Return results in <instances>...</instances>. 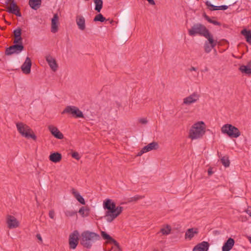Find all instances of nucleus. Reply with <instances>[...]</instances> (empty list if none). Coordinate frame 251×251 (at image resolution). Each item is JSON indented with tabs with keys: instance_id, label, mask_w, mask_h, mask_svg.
<instances>
[{
	"instance_id": "obj_1",
	"label": "nucleus",
	"mask_w": 251,
	"mask_h": 251,
	"mask_svg": "<svg viewBox=\"0 0 251 251\" xmlns=\"http://www.w3.org/2000/svg\"><path fill=\"white\" fill-rule=\"evenodd\" d=\"M104 209L108 210L105 213V218L108 223L112 222L118 217L123 211L124 208L122 206H116V204L110 199H106L103 202Z\"/></svg>"
},
{
	"instance_id": "obj_2",
	"label": "nucleus",
	"mask_w": 251,
	"mask_h": 251,
	"mask_svg": "<svg viewBox=\"0 0 251 251\" xmlns=\"http://www.w3.org/2000/svg\"><path fill=\"white\" fill-rule=\"evenodd\" d=\"M206 126L203 121L195 123L189 130V138L192 140L202 138L206 132Z\"/></svg>"
},
{
	"instance_id": "obj_3",
	"label": "nucleus",
	"mask_w": 251,
	"mask_h": 251,
	"mask_svg": "<svg viewBox=\"0 0 251 251\" xmlns=\"http://www.w3.org/2000/svg\"><path fill=\"white\" fill-rule=\"evenodd\" d=\"M81 244L85 248H91L92 245L100 239V235L94 232L84 231L81 235Z\"/></svg>"
},
{
	"instance_id": "obj_4",
	"label": "nucleus",
	"mask_w": 251,
	"mask_h": 251,
	"mask_svg": "<svg viewBox=\"0 0 251 251\" xmlns=\"http://www.w3.org/2000/svg\"><path fill=\"white\" fill-rule=\"evenodd\" d=\"M197 34L201 36H203L205 38L212 35L206 26L201 24L194 25L189 30L190 35L195 36Z\"/></svg>"
},
{
	"instance_id": "obj_5",
	"label": "nucleus",
	"mask_w": 251,
	"mask_h": 251,
	"mask_svg": "<svg viewBox=\"0 0 251 251\" xmlns=\"http://www.w3.org/2000/svg\"><path fill=\"white\" fill-rule=\"evenodd\" d=\"M16 126L18 131L23 136L26 138H31L33 140H36V136L29 126L20 122L16 124Z\"/></svg>"
},
{
	"instance_id": "obj_6",
	"label": "nucleus",
	"mask_w": 251,
	"mask_h": 251,
	"mask_svg": "<svg viewBox=\"0 0 251 251\" xmlns=\"http://www.w3.org/2000/svg\"><path fill=\"white\" fill-rule=\"evenodd\" d=\"M221 132L226 134L230 138H237L241 135V132L238 128L231 124H225L221 128Z\"/></svg>"
},
{
	"instance_id": "obj_7",
	"label": "nucleus",
	"mask_w": 251,
	"mask_h": 251,
	"mask_svg": "<svg viewBox=\"0 0 251 251\" xmlns=\"http://www.w3.org/2000/svg\"><path fill=\"white\" fill-rule=\"evenodd\" d=\"M68 113L75 118H83L84 115L79 108L75 106H67L62 111V114Z\"/></svg>"
},
{
	"instance_id": "obj_8",
	"label": "nucleus",
	"mask_w": 251,
	"mask_h": 251,
	"mask_svg": "<svg viewBox=\"0 0 251 251\" xmlns=\"http://www.w3.org/2000/svg\"><path fill=\"white\" fill-rule=\"evenodd\" d=\"M24 46L22 43L15 44L14 45L7 48L5 51V54L10 55L14 53H19L24 50Z\"/></svg>"
},
{
	"instance_id": "obj_9",
	"label": "nucleus",
	"mask_w": 251,
	"mask_h": 251,
	"mask_svg": "<svg viewBox=\"0 0 251 251\" xmlns=\"http://www.w3.org/2000/svg\"><path fill=\"white\" fill-rule=\"evenodd\" d=\"M79 233L77 230H75L70 234L69 239V244L71 249H75L78 243Z\"/></svg>"
},
{
	"instance_id": "obj_10",
	"label": "nucleus",
	"mask_w": 251,
	"mask_h": 251,
	"mask_svg": "<svg viewBox=\"0 0 251 251\" xmlns=\"http://www.w3.org/2000/svg\"><path fill=\"white\" fill-rule=\"evenodd\" d=\"M206 39L207 41L204 42V49L205 52L209 53L217 45V41L214 40L212 35Z\"/></svg>"
},
{
	"instance_id": "obj_11",
	"label": "nucleus",
	"mask_w": 251,
	"mask_h": 251,
	"mask_svg": "<svg viewBox=\"0 0 251 251\" xmlns=\"http://www.w3.org/2000/svg\"><path fill=\"white\" fill-rule=\"evenodd\" d=\"M7 11L8 13L15 14L18 17L21 16L20 9L14 0H12L10 6H7Z\"/></svg>"
},
{
	"instance_id": "obj_12",
	"label": "nucleus",
	"mask_w": 251,
	"mask_h": 251,
	"mask_svg": "<svg viewBox=\"0 0 251 251\" xmlns=\"http://www.w3.org/2000/svg\"><path fill=\"white\" fill-rule=\"evenodd\" d=\"M6 223L9 228H15L19 226V222L16 218L11 215L7 217Z\"/></svg>"
},
{
	"instance_id": "obj_13",
	"label": "nucleus",
	"mask_w": 251,
	"mask_h": 251,
	"mask_svg": "<svg viewBox=\"0 0 251 251\" xmlns=\"http://www.w3.org/2000/svg\"><path fill=\"white\" fill-rule=\"evenodd\" d=\"M31 60L30 58L27 57L25 62L21 66V70L25 74H29L31 72Z\"/></svg>"
},
{
	"instance_id": "obj_14",
	"label": "nucleus",
	"mask_w": 251,
	"mask_h": 251,
	"mask_svg": "<svg viewBox=\"0 0 251 251\" xmlns=\"http://www.w3.org/2000/svg\"><path fill=\"white\" fill-rule=\"evenodd\" d=\"M48 129L51 134L56 138L62 139L64 137L63 134L58 130V129L53 125H49Z\"/></svg>"
},
{
	"instance_id": "obj_15",
	"label": "nucleus",
	"mask_w": 251,
	"mask_h": 251,
	"mask_svg": "<svg viewBox=\"0 0 251 251\" xmlns=\"http://www.w3.org/2000/svg\"><path fill=\"white\" fill-rule=\"evenodd\" d=\"M59 17L57 13L54 14L51 19V31L52 33H56L58 30Z\"/></svg>"
},
{
	"instance_id": "obj_16",
	"label": "nucleus",
	"mask_w": 251,
	"mask_h": 251,
	"mask_svg": "<svg viewBox=\"0 0 251 251\" xmlns=\"http://www.w3.org/2000/svg\"><path fill=\"white\" fill-rule=\"evenodd\" d=\"M209 244L207 242L203 241L197 244L193 249V251H207Z\"/></svg>"
},
{
	"instance_id": "obj_17",
	"label": "nucleus",
	"mask_w": 251,
	"mask_h": 251,
	"mask_svg": "<svg viewBox=\"0 0 251 251\" xmlns=\"http://www.w3.org/2000/svg\"><path fill=\"white\" fill-rule=\"evenodd\" d=\"M46 60L51 69L54 72L56 71L58 66L55 59L51 55H49L46 57Z\"/></svg>"
},
{
	"instance_id": "obj_18",
	"label": "nucleus",
	"mask_w": 251,
	"mask_h": 251,
	"mask_svg": "<svg viewBox=\"0 0 251 251\" xmlns=\"http://www.w3.org/2000/svg\"><path fill=\"white\" fill-rule=\"evenodd\" d=\"M234 243L233 239L228 238L222 247V251H229L234 246Z\"/></svg>"
},
{
	"instance_id": "obj_19",
	"label": "nucleus",
	"mask_w": 251,
	"mask_h": 251,
	"mask_svg": "<svg viewBox=\"0 0 251 251\" xmlns=\"http://www.w3.org/2000/svg\"><path fill=\"white\" fill-rule=\"evenodd\" d=\"M76 23L78 28L81 30H83L85 28V20L84 18L81 15L76 16Z\"/></svg>"
},
{
	"instance_id": "obj_20",
	"label": "nucleus",
	"mask_w": 251,
	"mask_h": 251,
	"mask_svg": "<svg viewBox=\"0 0 251 251\" xmlns=\"http://www.w3.org/2000/svg\"><path fill=\"white\" fill-rule=\"evenodd\" d=\"M101 235L104 239L107 240L108 241V242L109 243H113L117 248H119V243L115 239L112 238L109 235H108L107 233H106L105 231H101Z\"/></svg>"
},
{
	"instance_id": "obj_21",
	"label": "nucleus",
	"mask_w": 251,
	"mask_h": 251,
	"mask_svg": "<svg viewBox=\"0 0 251 251\" xmlns=\"http://www.w3.org/2000/svg\"><path fill=\"white\" fill-rule=\"evenodd\" d=\"M200 97V94L197 92H194L189 95V107L191 104L199 101Z\"/></svg>"
},
{
	"instance_id": "obj_22",
	"label": "nucleus",
	"mask_w": 251,
	"mask_h": 251,
	"mask_svg": "<svg viewBox=\"0 0 251 251\" xmlns=\"http://www.w3.org/2000/svg\"><path fill=\"white\" fill-rule=\"evenodd\" d=\"M49 159L51 161L54 163H57L61 161L62 155L61 153L59 152H53L50 154Z\"/></svg>"
},
{
	"instance_id": "obj_23",
	"label": "nucleus",
	"mask_w": 251,
	"mask_h": 251,
	"mask_svg": "<svg viewBox=\"0 0 251 251\" xmlns=\"http://www.w3.org/2000/svg\"><path fill=\"white\" fill-rule=\"evenodd\" d=\"M159 148L158 144L156 142H152L144 147V150L148 152L152 150H156Z\"/></svg>"
},
{
	"instance_id": "obj_24",
	"label": "nucleus",
	"mask_w": 251,
	"mask_h": 251,
	"mask_svg": "<svg viewBox=\"0 0 251 251\" xmlns=\"http://www.w3.org/2000/svg\"><path fill=\"white\" fill-rule=\"evenodd\" d=\"M72 193L75 197V198L81 204H85V201L83 198L80 195L79 192L77 191L75 189L73 188L72 189Z\"/></svg>"
},
{
	"instance_id": "obj_25",
	"label": "nucleus",
	"mask_w": 251,
	"mask_h": 251,
	"mask_svg": "<svg viewBox=\"0 0 251 251\" xmlns=\"http://www.w3.org/2000/svg\"><path fill=\"white\" fill-rule=\"evenodd\" d=\"M29 5L32 9L37 10L41 6V0H29Z\"/></svg>"
},
{
	"instance_id": "obj_26",
	"label": "nucleus",
	"mask_w": 251,
	"mask_h": 251,
	"mask_svg": "<svg viewBox=\"0 0 251 251\" xmlns=\"http://www.w3.org/2000/svg\"><path fill=\"white\" fill-rule=\"evenodd\" d=\"M78 213L82 217H87L89 215L90 208L88 206H82L79 209Z\"/></svg>"
},
{
	"instance_id": "obj_27",
	"label": "nucleus",
	"mask_w": 251,
	"mask_h": 251,
	"mask_svg": "<svg viewBox=\"0 0 251 251\" xmlns=\"http://www.w3.org/2000/svg\"><path fill=\"white\" fill-rule=\"evenodd\" d=\"M203 17L209 23L212 24L214 25L220 26L221 25L220 22L215 20L216 18L214 17L210 18L209 16H208L205 13L203 14Z\"/></svg>"
},
{
	"instance_id": "obj_28",
	"label": "nucleus",
	"mask_w": 251,
	"mask_h": 251,
	"mask_svg": "<svg viewBox=\"0 0 251 251\" xmlns=\"http://www.w3.org/2000/svg\"><path fill=\"white\" fill-rule=\"evenodd\" d=\"M241 33L245 37L247 42L251 45V30L244 29Z\"/></svg>"
},
{
	"instance_id": "obj_29",
	"label": "nucleus",
	"mask_w": 251,
	"mask_h": 251,
	"mask_svg": "<svg viewBox=\"0 0 251 251\" xmlns=\"http://www.w3.org/2000/svg\"><path fill=\"white\" fill-rule=\"evenodd\" d=\"M239 70L243 73L251 75V67H250L248 65L247 66H241L239 68Z\"/></svg>"
},
{
	"instance_id": "obj_30",
	"label": "nucleus",
	"mask_w": 251,
	"mask_h": 251,
	"mask_svg": "<svg viewBox=\"0 0 251 251\" xmlns=\"http://www.w3.org/2000/svg\"><path fill=\"white\" fill-rule=\"evenodd\" d=\"M95 4V9L98 12H100L102 7L103 2L102 0H94Z\"/></svg>"
},
{
	"instance_id": "obj_31",
	"label": "nucleus",
	"mask_w": 251,
	"mask_h": 251,
	"mask_svg": "<svg viewBox=\"0 0 251 251\" xmlns=\"http://www.w3.org/2000/svg\"><path fill=\"white\" fill-rule=\"evenodd\" d=\"M199 230L197 228H191L189 229V240L193 238L195 235H197Z\"/></svg>"
},
{
	"instance_id": "obj_32",
	"label": "nucleus",
	"mask_w": 251,
	"mask_h": 251,
	"mask_svg": "<svg viewBox=\"0 0 251 251\" xmlns=\"http://www.w3.org/2000/svg\"><path fill=\"white\" fill-rule=\"evenodd\" d=\"M221 161L222 164L226 167H228L230 164V162L228 157L226 156H224L221 159Z\"/></svg>"
},
{
	"instance_id": "obj_33",
	"label": "nucleus",
	"mask_w": 251,
	"mask_h": 251,
	"mask_svg": "<svg viewBox=\"0 0 251 251\" xmlns=\"http://www.w3.org/2000/svg\"><path fill=\"white\" fill-rule=\"evenodd\" d=\"M144 197V196L136 195L134 197L128 198L127 201H128V202H135L140 199H143Z\"/></svg>"
},
{
	"instance_id": "obj_34",
	"label": "nucleus",
	"mask_w": 251,
	"mask_h": 251,
	"mask_svg": "<svg viewBox=\"0 0 251 251\" xmlns=\"http://www.w3.org/2000/svg\"><path fill=\"white\" fill-rule=\"evenodd\" d=\"M171 230V226L167 225L166 227L162 228L160 230V231L163 235H168L170 233Z\"/></svg>"
},
{
	"instance_id": "obj_35",
	"label": "nucleus",
	"mask_w": 251,
	"mask_h": 251,
	"mask_svg": "<svg viewBox=\"0 0 251 251\" xmlns=\"http://www.w3.org/2000/svg\"><path fill=\"white\" fill-rule=\"evenodd\" d=\"M205 5L207 6V8L211 11L217 10L218 9L217 6H215L212 4L209 1H206L205 2Z\"/></svg>"
},
{
	"instance_id": "obj_36",
	"label": "nucleus",
	"mask_w": 251,
	"mask_h": 251,
	"mask_svg": "<svg viewBox=\"0 0 251 251\" xmlns=\"http://www.w3.org/2000/svg\"><path fill=\"white\" fill-rule=\"evenodd\" d=\"M105 20V18H104L101 14H99L96 15L94 19V22L100 21V22H103Z\"/></svg>"
},
{
	"instance_id": "obj_37",
	"label": "nucleus",
	"mask_w": 251,
	"mask_h": 251,
	"mask_svg": "<svg viewBox=\"0 0 251 251\" xmlns=\"http://www.w3.org/2000/svg\"><path fill=\"white\" fill-rule=\"evenodd\" d=\"M21 30H22L20 27H18L14 30L13 33L15 38L21 36Z\"/></svg>"
},
{
	"instance_id": "obj_38",
	"label": "nucleus",
	"mask_w": 251,
	"mask_h": 251,
	"mask_svg": "<svg viewBox=\"0 0 251 251\" xmlns=\"http://www.w3.org/2000/svg\"><path fill=\"white\" fill-rule=\"evenodd\" d=\"M65 215L67 217H72L76 214V212L73 210H66L65 212Z\"/></svg>"
},
{
	"instance_id": "obj_39",
	"label": "nucleus",
	"mask_w": 251,
	"mask_h": 251,
	"mask_svg": "<svg viewBox=\"0 0 251 251\" xmlns=\"http://www.w3.org/2000/svg\"><path fill=\"white\" fill-rule=\"evenodd\" d=\"M127 39L128 37L124 34L121 35L120 36V42L122 44H124L127 40Z\"/></svg>"
},
{
	"instance_id": "obj_40",
	"label": "nucleus",
	"mask_w": 251,
	"mask_h": 251,
	"mask_svg": "<svg viewBox=\"0 0 251 251\" xmlns=\"http://www.w3.org/2000/svg\"><path fill=\"white\" fill-rule=\"evenodd\" d=\"M55 211L52 209L49 211V215L50 219H54L55 217Z\"/></svg>"
},
{
	"instance_id": "obj_41",
	"label": "nucleus",
	"mask_w": 251,
	"mask_h": 251,
	"mask_svg": "<svg viewBox=\"0 0 251 251\" xmlns=\"http://www.w3.org/2000/svg\"><path fill=\"white\" fill-rule=\"evenodd\" d=\"M22 38L21 36H19V37H16L15 38V40L14 41V44H21L22 43Z\"/></svg>"
},
{
	"instance_id": "obj_42",
	"label": "nucleus",
	"mask_w": 251,
	"mask_h": 251,
	"mask_svg": "<svg viewBox=\"0 0 251 251\" xmlns=\"http://www.w3.org/2000/svg\"><path fill=\"white\" fill-rule=\"evenodd\" d=\"M72 156L78 160L80 159V156L77 152H74L72 154Z\"/></svg>"
},
{
	"instance_id": "obj_43",
	"label": "nucleus",
	"mask_w": 251,
	"mask_h": 251,
	"mask_svg": "<svg viewBox=\"0 0 251 251\" xmlns=\"http://www.w3.org/2000/svg\"><path fill=\"white\" fill-rule=\"evenodd\" d=\"M139 121L141 124L144 125H145L148 123V120L146 118H141L139 120Z\"/></svg>"
},
{
	"instance_id": "obj_44",
	"label": "nucleus",
	"mask_w": 251,
	"mask_h": 251,
	"mask_svg": "<svg viewBox=\"0 0 251 251\" xmlns=\"http://www.w3.org/2000/svg\"><path fill=\"white\" fill-rule=\"evenodd\" d=\"M227 8H228V6L226 5H221V6H218V10H225L227 9Z\"/></svg>"
},
{
	"instance_id": "obj_45",
	"label": "nucleus",
	"mask_w": 251,
	"mask_h": 251,
	"mask_svg": "<svg viewBox=\"0 0 251 251\" xmlns=\"http://www.w3.org/2000/svg\"><path fill=\"white\" fill-rule=\"evenodd\" d=\"M197 70V69L196 68H195V67H191L190 69H189V71H194L195 72H196V71ZM199 75V73L198 72H196L195 73V74H194V76H198Z\"/></svg>"
},
{
	"instance_id": "obj_46",
	"label": "nucleus",
	"mask_w": 251,
	"mask_h": 251,
	"mask_svg": "<svg viewBox=\"0 0 251 251\" xmlns=\"http://www.w3.org/2000/svg\"><path fill=\"white\" fill-rule=\"evenodd\" d=\"M145 150H144V148L142 149V150L138 153L137 156H141L143 153H146Z\"/></svg>"
},
{
	"instance_id": "obj_47",
	"label": "nucleus",
	"mask_w": 251,
	"mask_h": 251,
	"mask_svg": "<svg viewBox=\"0 0 251 251\" xmlns=\"http://www.w3.org/2000/svg\"><path fill=\"white\" fill-rule=\"evenodd\" d=\"M149 3L152 5H154L155 4V1L153 0H147Z\"/></svg>"
},
{
	"instance_id": "obj_48",
	"label": "nucleus",
	"mask_w": 251,
	"mask_h": 251,
	"mask_svg": "<svg viewBox=\"0 0 251 251\" xmlns=\"http://www.w3.org/2000/svg\"><path fill=\"white\" fill-rule=\"evenodd\" d=\"M213 173V172L212 171V169L211 168H209L208 169V174L209 176H211V175H212Z\"/></svg>"
},
{
	"instance_id": "obj_49",
	"label": "nucleus",
	"mask_w": 251,
	"mask_h": 251,
	"mask_svg": "<svg viewBox=\"0 0 251 251\" xmlns=\"http://www.w3.org/2000/svg\"><path fill=\"white\" fill-rule=\"evenodd\" d=\"M183 103L184 104H188V97H186L183 100Z\"/></svg>"
},
{
	"instance_id": "obj_50",
	"label": "nucleus",
	"mask_w": 251,
	"mask_h": 251,
	"mask_svg": "<svg viewBox=\"0 0 251 251\" xmlns=\"http://www.w3.org/2000/svg\"><path fill=\"white\" fill-rule=\"evenodd\" d=\"M36 237L39 240L42 242V238L39 234H37Z\"/></svg>"
},
{
	"instance_id": "obj_51",
	"label": "nucleus",
	"mask_w": 251,
	"mask_h": 251,
	"mask_svg": "<svg viewBox=\"0 0 251 251\" xmlns=\"http://www.w3.org/2000/svg\"><path fill=\"white\" fill-rule=\"evenodd\" d=\"M188 229L186 231V232L185 233L186 238H187V236H188Z\"/></svg>"
},
{
	"instance_id": "obj_52",
	"label": "nucleus",
	"mask_w": 251,
	"mask_h": 251,
	"mask_svg": "<svg viewBox=\"0 0 251 251\" xmlns=\"http://www.w3.org/2000/svg\"><path fill=\"white\" fill-rule=\"evenodd\" d=\"M248 65L250 66V67H251V60L248 63Z\"/></svg>"
},
{
	"instance_id": "obj_53",
	"label": "nucleus",
	"mask_w": 251,
	"mask_h": 251,
	"mask_svg": "<svg viewBox=\"0 0 251 251\" xmlns=\"http://www.w3.org/2000/svg\"><path fill=\"white\" fill-rule=\"evenodd\" d=\"M250 243H251V238H250Z\"/></svg>"
}]
</instances>
